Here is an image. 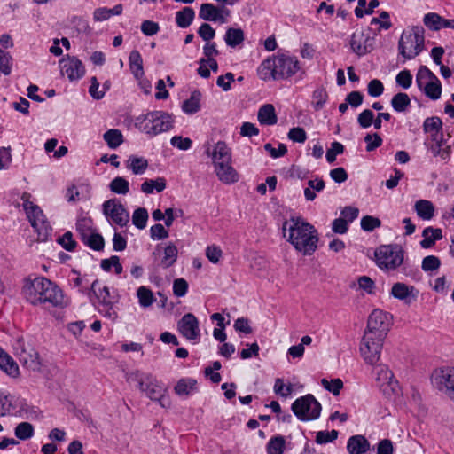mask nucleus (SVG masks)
Masks as SVG:
<instances>
[{
	"instance_id": "nucleus-1",
	"label": "nucleus",
	"mask_w": 454,
	"mask_h": 454,
	"mask_svg": "<svg viewBox=\"0 0 454 454\" xmlns=\"http://www.w3.org/2000/svg\"><path fill=\"white\" fill-rule=\"evenodd\" d=\"M22 294L26 301L34 306L49 304L54 308L67 306L62 290L51 280L37 277L26 279L22 287Z\"/></svg>"
},
{
	"instance_id": "nucleus-2",
	"label": "nucleus",
	"mask_w": 454,
	"mask_h": 454,
	"mask_svg": "<svg viewBox=\"0 0 454 454\" xmlns=\"http://www.w3.org/2000/svg\"><path fill=\"white\" fill-rule=\"evenodd\" d=\"M299 72L305 73L298 59L285 53L264 59L257 69L258 76L265 82L289 79Z\"/></svg>"
},
{
	"instance_id": "nucleus-3",
	"label": "nucleus",
	"mask_w": 454,
	"mask_h": 454,
	"mask_svg": "<svg viewBox=\"0 0 454 454\" xmlns=\"http://www.w3.org/2000/svg\"><path fill=\"white\" fill-rule=\"evenodd\" d=\"M127 380L137 383L142 393L152 401L158 402L161 407L170 406L169 399L166 396L168 388L152 374L135 371L128 374Z\"/></svg>"
},
{
	"instance_id": "nucleus-4",
	"label": "nucleus",
	"mask_w": 454,
	"mask_h": 454,
	"mask_svg": "<svg viewBox=\"0 0 454 454\" xmlns=\"http://www.w3.org/2000/svg\"><path fill=\"white\" fill-rule=\"evenodd\" d=\"M172 115L163 111H153L137 118L136 125L144 133L156 136L173 128Z\"/></svg>"
},
{
	"instance_id": "nucleus-5",
	"label": "nucleus",
	"mask_w": 454,
	"mask_h": 454,
	"mask_svg": "<svg viewBox=\"0 0 454 454\" xmlns=\"http://www.w3.org/2000/svg\"><path fill=\"white\" fill-rule=\"evenodd\" d=\"M404 251L400 245H380L374 251V262L383 271H394L403 262Z\"/></svg>"
},
{
	"instance_id": "nucleus-6",
	"label": "nucleus",
	"mask_w": 454,
	"mask_h": 454,
	"mask_svg": "<svg viewBox=\"0 0 454 454\" xmlns=\"http://www.w3.org/2000/svg\"><path fill=\"white\" fill-rule=\"evenodd\" d=\"M424 34L425 30L421 26L404 30L398 43L400 54L407 59L417 57L424 48Z\"/></svg>"
},
{
	"instance_id": "nucleus-7",
	"label": "nucleus",
	"mask_w": 454,
	"mask_h": 454,
	"mask_svg": "<svg viewBox=\"0 0 454 454\" xmlns=\"http://www.w3.org/2000/svg\"><path fill=\"white\" fill-rule=\"evenodd\" d=\"M282 234L304 254H311L317 249L318 239L316 229H283Z\"/></svg>"
},
{
	"instance_id": "nucleus-8",
	"label": "nucleus",
	"mask_w": 454,
	"mask_h": 454,
	"mask_svg": "<svg viewBox=\"0 0 454 454\" xmlns=\"http://www.w3.org/2000/svg\"><path fill=\"white\" fill-rule=\"evenodd\" d=\"M292 411L300 420H315L320 416L321 404L312 395L308 394L293 403Z\"/></svg>"
},
{
	"instance_id": "nucleus-9",
	"label": "nucleus",
	"mask_w": 454,
	"mask_h": 454,
	"mask_svg": "<svg viewBox=\"0 0 454 454\" xmlns=\"http://www.w3.org/2000/svg\"><path fill=\"white\" fill-rule=\"evenodd\" d=\"M14 355L22 365L28 370L39 371L41 360L37 351L29 344H27L22 337H18L12 344Z\"/></svg>"
},
{
	"instance_id": "nucleus-10",
	"label": "nucleus",
	"mask_w": 454,
	"mask_h": 454,
	"mask_svg": "<svg viewBox=\"0 0 454 454\" xmlns=\"http://www.w3.org/2000/svg\"><path fill=\"white\" fill-rule=\"evenodd\" d=\"M384 340V338L372 335L371 333H364L359 350L361 356L366 364L373 365L379 362Z\"/></svg>"
},
{
	"instance_id": "nucleus-11",
	"label": "nucleus",
	"mask_w": 454,
	"mask_h": 454,
	"mask_svg": "<svg viewBox=\"0 0 454 454\" xmlns=\"http://www.w3.org/2000/svg\"><path fill=\"white\" fill-rule=\"evenodd\" d=\"M375 34L371 28L356 29L349 41L350 48L358 56H364L373 49Z\"/></svg>"
},
{
	"instance_id": "nucleus-12",
	"label": "nucleus",
	"mask_w": 454,
	"mask_h": 454,
	"mask_svg": "<svg viewBox=\"0 0 454 454\" xmlns=\"http://www.w3.org/2000/svg\"><path fill=\"white\" fill-rule=\"evenodd\" d=\"M375 381L380 392L390 396L398 387L397 380L394 378V373L389 370L388 366L383 364H378L374 370Z\"/></svg>"
},
{
	"instance_id": "nucleus-13",
	"label": "nucleus",
	"mask_w": 454,
	"mask_h": 454,
	"mask_svg": "<svg viewBox=\"0 0 454 454\" xmlns=\"http://www.w3.org/2000/svg\"><path fill=\"white\" fill-rule=\"evenodd\" d=\"M389 331V320L386 312L374 309L369 316L364 333L386 338Z\"/></svg>"
},
{
	"instance_id": "nucleus-14",
	"label": "nucleus",
	"mask_w": 454,
	"mask_h": 454,
	"mask_svg": "<svg viewBox=\"0 0 454 454\" xmlns=\"http://www.w3.org/2000/svg\"><path fill=\"white\" fill-rule=\"evenodd\" d=\"M103 211L110 223L125 227L129 223V212L117 200H106L103 204Z\"/></svg>"
},
{
	"instance_id": "nucleus-15",
	"label": "nucleus",
	"mask_w": 454,
	"mask_h": 454,
	"mask_svg": "<svg viewBox=\"0 0 454 454\" xmlns=\"http://www.w3.org/2000/svg\"><path fill=\"white\" fill-rule=\"evenodd\" d=\"M177 330L184 338L190 341L198 342L200 339L199 321L192 313H187L181 317L177 322Z\"/></svg>"
},
{
	"instance_id": "nucleus-16",
	"label": "nucleus",
	"mask_w": 454,
	"mask_h": 454,
	"mask_svg": "<svg viewBox=\"0 0 454 454\" xmlns=\"http://www.w3.org/2000/svg\"><path fill=\"white\" fill-rule=\"evenodd\" d=\"M59 67L61 74L67 75L71 82L80 80L85 74L82 62L74 56L67 55L60 59Z\"/></svg>"
},
{
	"instance_id": "nucleus-17",
	"label": "nucleus",
	"mask_w": 454,
	"mask_h": 454,
	"mask_svg": "<svg viewBox=\"0 0 454 454\" xmlns=\"http://www.w3.org/2000/svg\"><path fill=\"white\" fill-rule=\"evenodd\" d=\"M433 384L447 395L454 389V368L445 367L434 370L432 374Z\"/></svg>"
},
{
	"instance_id": "nucleus-18",
	"label": "nucleus",
	"mask_w": 454,
	"mask_h": 454,
	"mask_svg": "<svg viewBox=\"0 0 454 454\" xmlns=\"http://www.w3.org/2000/svg\"><path fill=\"white\" fill-rule=\"evenodd\" d=\"M31 194L28 192H23L21 195V200L23 202V207L26 211L28 221L32 227H40L46 223V217L43 210L32 201H30Z\"/></svg>"
},
{
	"instance_id": "nucleus-19",
	"label": "nucleus",
	"mask_w": 454,
	"mask_h": 454,
	"mask_svg": "<svg viewBox=\"0 0 454 454\" xmlns=\"http://www.w3.org/2000/svg\"><path fill=\"white\" fill-rule=\"evenodd\" d=\"M229 11L225 8H218L212 4H202L200 5L199 16L200 19L207 21L226 22V17Z\"/></svg>"
},
{
	"instance_id": "nucleus-20",
	"label": "nucleus",
	"mask_w": 454,
	"mask_h": 454,
	"mask_svg": "<svg viewBox=\"0 0 454 454\" xmlns=\"http://www.w3.org/2000/svg\"><path fill=\"white\" fill-rule=\"evenodd\" d=\"M207 153L211 155L215 167L225 163H231V153L224 142H217L214 146L213 152L210 153L207 149Z\"/></svg>"
},
{
	"instance_id": "nucleus-21",
	"label": "nucleus",
	"mask_w": 454,
	"mask_h": 454,
	"mask_svg": "<svg viewBox=\"0 0 454 454\" xmlns=\"http://www.w3.org/2000/svg\"><path fill=\"white\" fill-rule=\"evenodd\" d=\"M391 294L398 300L404 301L405 303H411L416 300L418 291L412 286H408L404 283H395L391 289Z\"/></svg>"
},
{
	"instance_id": "nucleus-22",
	"label": "nucleus",
	"mask_w": 454,
	"mask_h": 454,
	"mask_svg": "<svg viewBox=\"0 0 454 454\" xmlns=\"http://www.w3.org/2000/svg\"><path fill=\"white\" fill-rule=\"evenodd\" d=\"M152 217L155 222L164 221L167 227L173 224L174 220L184 218V213L180 208L168 207L164 212L160 209H155L152 213Z\"/></svg>"
},
{
	"instance_id": "nucleus-23",
	"label": "nucleus",
	"mask_w": 454,
	"mask_h": 454,
	"mask_svg": "<svg viewBox=\"0 0 454 454\" xmlns=\"http://www.w3.org/2000/svg\"><path fill=\"white\" fill-rule=\"evenodd\" d=\"M215 172L218 179L225 184H234L239 181V174L231 166V163L215 167Z\"/></svg>"
},
{
	"instance_id": "nucleus-24",
	"label": "nucleus",
	"mask_w": 454,
	"mask_h": 454,
	"mask_svg": "<svg viewBox=\"0 0 454 454\" xmlns=\"http://www.w3.org/2000/svg\"><path fill=\"white\" fill-rule=\"evenodd\" d=\"M370 449L368 440L360 434L351 436L347 442V450L349 454H364Z\"/></svg>"
},
{
	"instance_id": "nucleus-25",
	"label": "nucleus",
	"mask_w": 454,
	"mask_h": 454,
	"mask_svg": "<svg viewBox=\"0 0 454 454\" xmlns=\"http://www.w3.org/2000/svg\"><path fill=\"white\" fill-rule=\"evenodd\" d=\"M91 290L95 294L99 306L109 305L110 303L116 302L115 298L111 294L109 288L106 286H101L98 280L93 281L91 284Z\"/></svg>"
},
{
	"instance_id": "nucleus-26",
	"label": "nucleus",
	"mask_w": 454,
	"mask_h": 454,
	"mask_svg": "<svg viewBox=\"0 0 454 454\" xmlns=\"http://www.w3.org/2000/svg\"><path fill=\"white\" fill-rule=\"evenodd\" d=\"M91 229H82V240L90 248L100 251L104 248V239L98 233L90 232Z\"/></svg>"
},
{
	"instance_id": "nucleus-27",
	"label": "nucleus",
	"mask_w": 454,
	"mask_h": 454,
	"mask_svg": "<svg viewBox=\"0 0 454 454\" xmlns=\"http://www.w3.org/2000/svg\"><path fill=\"white\" fill-rule=\"evenodd\" d=\"M0 368L9 376L16 378L20 374L16 362L0 347Z\"/></svg>"
},
{
	"instance_id": "nucleus-28",
	"label": "nucleus",
	"mask_w": 454,
	"mask_h": 454,
	"mask_svg": "<svg viewBox=\"0 0 454 454\" xmlns=\"http://www.w3.org/2000/svg\"><path fill=\"white\" fill-rule=\"evenodd\" d=\"M129 68L136 79H140L144 76L143 59L138 51H131L129 57Z\"/></svg>"
},
{
	"instance_id": "nucleus-29",
	"label": "nucleus",
	"mask_w": 454,
	"mask_h": 454,
	"mask_svg": "<svg viewBox=\"0 0 454 454\" xmlns=\"http://www.w3.org/2000/svg\"><path fill=\"white\" fill-rule=\"evenodd\" d=\"M126 168L134 175H143L148 168V160L144 157L130 155L126 161Z\"/></svg>"
},
{
	"instance_id": "nucleus-30",
	"label": "nucleus",
	"mask_w": 454,
	"mask_h": 454,
	"mask_svg": "<svg viewBox=\"0 0 454 454\" xmlns=\"http://www.w3.org/2000/svg\"><path fill=\"white\" fill-rule=\"evenodd\" d=\"M258 121L263 125H273L277 123L278 118L274 106L270 104L262 106L258 111Z\"/></svg>"
},
{
	"instance_id": "nucleus-31",
	"label": "nucleus",
	"mask_w": 454,
	"mask_h": 454,
	"mask_svg": "<svg viewBox=\"0 0 454 454\" xmlns=\"http://www.w3.org/2000/svg\"><path fill=\"white\" fill-rule=\"evenodd\" d=\"M245 40V35L241 28L230 27L226 30L224 41L229 47L236 48Z\"/></svg>"
},
{
	"instance_id": "nucleus-32",
	"label": "nucleus",
	"mask_w": 454,
	"mask_h": 454,
	"mask_svg": "<svg viewBox=\"0 0 454 454\" xmlns=\"http://www.w3.org/2000/svg\"><path fill=\"white\" fill-rule=\"evenodd\" d=\"M197 381L193 379H181L174 387L177 395H189L196 389Z\"/></svg>"
},
{
	"instance_id": "nucleus-33",
	"label": "nucleus",
	"mask_w": 454,
	"mask_h": 454,
	"mask_svg": "<svg viewBox=\"0 0 454 454\" xmlns=\"http://www.w3.org/2000/svg\"><path fill=\"white\" fill-rule=\"evenodd\" d=\"M167 183L164 177H158L155 180L150 179L145 180L141 184V191L145 194H151L155 190L157 192H160L165 190Z\"/></svg>"
},
{
	"instance_id": "nucleus-34",
	"label": "nucleus",
	"mask_w": 454,
	"mask_h": 454,
	"mask_svg": "<svg viewBox=\"0 0 454 454\" xmlns=\"http://www.w3.org/2000/svg\"><path fill=\"white\" fill-rule=\"evenodd\" d=\"M195 17V12L191 7H184L176 13V25L181 28L188 27Z\"/></svg>"
},
{
	"instance_id": "nucleus-35",
	"label": "nucleus",
	"mask_w": 454,
	"mask_h": 454,
	"mask_svg": "<svg viewBox=\"0 0 454 454\" xmlns=\"http://www.w3.org/2000/svg\"><path fill=\"white\" fill-rule=\"evenodd\" d=\"M422 236L423 239L420 241L421 247L423 248H429L436 240L442 239V229H424Z\"/></svg>"
},
{
	"instance_id": "nucleus-36",
	"label": "nucleus",
	"mask_w": 454,
	"mask_h": 454,
	"mask_svg": "<svg viewBox=\"0 0 454 454\" xmlns=\"http://www.w3.org/2000/svg\"><path fill=\"white\" fill-rule=\"evenodd\" d=\"M417 215L423 220H429L434 216V207L429 200H420L415 204Z\"/></svg>"
},
{
	"instance_id": "nucleus-37",
	"label": "nucleus",
	"mask_w": 454,
	"mask_h": 454,
	"mask_svg": "<svg viewBox=\"0 0 454 454\" xmlns=\"http://www.w3.org/2000/svg\"><path fill=\"white\" fill-rule=\"evenodd\" d=\"M137 297L140 307L144 309L150 307L156 301L152 290L145 286L137 288Z\"/></svg>"
},
{
	"instance_id": "nucleus-38",
	"label": "nucleus",
	"mask_w": 454,
	"mask_h": 454,
	"mask_svg": "<svg viewBox=\"0 0 454 454\" xmlns=\"http://www.w3.org/2000/svg\"><path fill=\"white\" fill-rule=\"evenodd\" d=\"M325 184L323 179L316 178L308 182V187L304 190V196L307 200L312 201L316 199L315 192H321L324 190Z\"/></svg>"
},
{
	"instance_id": "nucleus-39",
	"label": "nucleus",
	"mask_w": 454,
	"mask_h": 454,
	"mask_svg": "<svg viewBox=\"0 0 454 454\" xmlns=\"http://www.w3.org/2000/svg\"><path fill=\"white\" fill-rule=\"evenodd\" d=\"M437 81V76L426 66H421L416 74V83L419 90L428 82V81Z\"/></svg>"
},
{
	"instance_id": "nucleus-40",
	"label": "nucleus",
	"mask_w": 454,
	"mask_h": 454,
	"mask_svg": "<svg viewBox=\"0 0 454 454\" xmlns=\"http://www.w3.org/2000/svg\"><path fill=\"white\" fill-rule=\"evenodd\" d=\"M104 140L111 149H116L123 143V136L119 129H112L103 135Z\"/></svg>"
},
{
	"instance_id": "nucleus-41",
	"label": "nucleus",
	"mask_w": 454,
	"mask_h": 454,
	"mask_svg": "<svg viewBox=\"0 0 454 454\" xmlns=\"http://www.w3.org/2000/svg\"><path fill=\"white\" fill-rule=\"evenodd\" d=\"M425 95L432 100H437L441 98L442 95V84L437 78V81H428L425 87L422 90Z\"/></svg>"
},
{
	"instance_id": "nucleus-42",
	"label": "nucleus",
	"mask_w": 454,
	"mask_h": 454,
	"mask_svg": "<svg viewBox=\"0 0 454 454\" xmlns=\"http://www.w3.org/2000/svg\"><path fill=\"white\" fill-rule=\"evenodd\" d=\"M177 248L175 245H168L164 248L163 256L160 261V265L167 269L172 266L177 259Z\"/></svg>"
},
{
	"instance_id": "nucleus-43",
	"label": "nucleus",
	"mask_w": 454,
	"mask_h": 454,
	"mask_svg": "<svg viewBox=\"0 0 454 454\" xmlns=\"http://www.w3.org/2000/svg\"><path fill=\"white\" fill-rule=\"evenodd\" d=\"M410 105L411 99L404 92L395 94L391 99L393 109L398 113L404 112Z\"/></svg>"
},
{
	"instance_id": "nucleus-44",
	"label": "nucleus",
	"mask_w": 454,
	"mask_h": 454,
	"mask_svg": "<svg viewBox=\"0 0 454 454\" xmlns=\"http://www.w3.org/2000/svg\"><path fill=\"white\" fill-rule=\"evenodd\" d=\"M328 100V93L324 87L317 88L312 93V106L315 110H321Z\"/></svg>"
},
{
	"instance_id": "nucleus-45",
	"label": "nucleus",
	"mask_w": 454,
	"mask_h": 454,
	"mask_svg": "<svg viewBox=\"0 0 454 454\" xmlns=\"http://www.w3.org/2000/svg\"><path fill=\"white\" fill-rule=\"evenodd\" d=\"M442 129V121L437 116L427 117L423 123V130L425 133L436 134Z\"/></svg>"
},
{
	"instance_id": "nucleus-46",
	"label": "nucleus",
	"mask_w": 454,
	"mask_h": 454,
	"mask_svg": "<svg viewBox=\"0 0 454 454\" xmlns=\"http://www.w3.org/2000/svg\"><path fill=\"white\" fill-rule=\"evenodd\" d=\"M109 189L116 194L125 195L129 192V184L124 177L117 176L109 184Z\"/></svg>"
},
{
	"instance_id": "nucleus-47",
	"label": "nucleus",
	"mask_w": 454,
	"mask_h": 454,
	"mask_svg": "<svg viewBox=\"0 0 454 454\" xmlns=\"http://www.w3.org/2000/svg\"><path fill=\"white\" fill-rule=\"evenodd\" d=\"M425 26L433 31H438L442 28V18L435 12H428L423 18Z\"/></svg>"
},
{
	"instance_id": "nucleus-48",
	"label": "nucleus",
	"mask_w": 454,
	"mask_h": 454,
	"mask_svg": "<svg viewBox=\"0 0 454 454\" xmlns=\"http://www.w3.org/2000/svg\"><path fill=\"white\" fill-rule=\"evenodd\" d=\"M15 435L20 440H27L34 434V427L28 422H21L15 427Z\"/></svg>"
},
{
	"instance_id": "nucleus-49",
	"label": "nucleus",
	"mask_w": 454,
	"mask_h": 454,
	"mask_svg": "<svg viewBox=\"0 0 454 454\" xmlns=\"http://www.w3.org/2000/svg\"><path fill=\"white\" fill-rule=\"evenodd\" d=\"M200 108V98L199 96L195 93L192 94V96L184 101L182 109L185 114H192L197 113Z\"/></svg>"
},
{
	"instance_id": "nucleus-50",
	"label": "nucleus",
	"mask_w": 454,
	"mask_h": 454,
	"mask_svg": "<svg viewBox=\"0 0 454 454\" xmlns=\"http://www.w3.org/2000/svg\"><path fill=\"white\" fill-rule=\"evenodd\" d=\"M148 220V212L144 207L137 208L132 215V223L135 227H145Z\"/></svg>"
},
{
	"instance_id": "nucleus-51",
	"label": "nucleus",
	"mask_w": 454,
	"mask_h": 454,
	"mask_svg": "<svg viewBox=\"0 0 454 454\" xmlns=\"http://www.w3.org/2000/svg\"><path fill=\"white\" fill-rule=\"evenodd\" d=\"M112 267L114 268V271L116 274H121L122 272V266L120 263L119 257L116 255H114L109 259H104L101 261V268L104 270L109 271L112 269Z\"/></svg>"
},
{
	"instance_id": "nucleus-52",
	"label": "nucleus",
	"mask_w": 454,
	"mask_h": 454,
	"mask_svg": "<svg viewBox=\"0 0 454 454\" xmlns=\"http://www.w3.org/2000/svg\"><path fill=\"white\" fill-rule=\"evenodd\" d=\"M321 384L326 390L333 393L334 395H338L343 387V382L340 379H333L332 380L322 379Z\"/></svg>"
},
{
	"instance_id": "nucleus-53",
	"label": "nucleus",
	"mask_w": 454,
	"mask_h": 454,
	"mask_svg": "<svg viewBox=\"0 0 454 454\" xmlns=\"http://www.w3.org/2000/svg\"><path fill=\"white\" fill-rule=\"evenodd\" d=\"M285 447V440L282 436H276L272 438L268 445L267 450L269 454H282Z\"/></svg>"
},
{
	"instance_id": "nucleus-54",
	"label": "nucleus",
	"mask_w": 454,
	"mask_h": 454,
	"mask_svg": "<svg viewBox=\"0 0 454 454\" xmlns=\"http://www.w3.org/2000/svg\"><path fill=\"white\" fill-rule=\"evenodd\" d=\"M397 85L404 90L409 89L412 83V75L409 70H402L395 77Z\"/></svg>"
},
{
	"instance_id": "nucleus-55",
	"label": "nucleus",
	"mask_w": 454,
	"mask_h": 454,
	"mask_svg": "<svg viewBox=\"0 0 454 454\" xmlns=\"http://www.w3.org/2000/svg\"><path fill=\"white\" fill-rule=\"evenodd\" d=\"M338 431L332 430V431H319L317 433L316 435V442L318 444H325L328 442H331L337 439L338 437Z\"/></svg>"
},
{
	"instance_id": "nucleus-56",
	"label": "nucleus",
	"mask_w": 454,
	"mask_h": 454,
	"mask_svg": "<svg viewBox=\"0 0 454 454\" xmlns=\"http://www.w3.org/2000/svg\"><path fill=\"white\" fill-rule=\"evenodd\" d=\"M431 138L434 142L433 144H427L425 143V145L427 147V149L431 152L433 156L440 153V150L443 148V145L445 143V140L443 138L442 134L438 137L436 134H431Z\"/></svg>"
},
{
	"instance_id": "nucleus-57",
	"label": "nucleus",
	"mask_w": 454,
	"mask_h": 454,
	"mask_svg": "<svg viewBox=\"0 0 454 454\" xmlns=\"http://www.w3.org/2000/svg\"><path fill=\"white\" fill-rule=\"evenodd\" d=\"M28 231H32V234H29V243L32 244L34 242H44L48 239L50 236L49 229H27Z\"/></svg>"
},
{
	"instance_id": "nucleus-58",
	"label": "nucleus",
	"mask_w": 454,
	"mask_h": 454,
	"mask_svg": "<svg viewBox=\"0 0 454 454\" xmlns=\"http://www.w3.org/2000/svg\"><path fill=\"white\" fill-rule=\"evenodd\" d=\"M374 114L369 109L364 110L358 114L357 121L361 128L367 129L373 124Z\"/></svg>"
},
{
	"instance_id": "nucleus-59",
	"label": "nucleus",
	"mask_w": 454,
	"mask_h": 454,
	"mask_svg": "<svg viewBox=\"0 0 454 454\" xmlns=\"http://www.w3.org/2000/svg\"><path fill=\"white\" fill-rule=\"evenodd\" d=\"M170 144L179 150L186 151L192 147V141L189 137H183L181 136H174L170 139Z\"/></svg>"
},
{
	"instance_id": "nucleus-60",
	"label": "nucleus",
	"mask_w": 454,
	"mask_h": 454,
	"mask_svg": "<svg viewBox=\"0 0 454 454\" xmlns=\"http://www.w3.org/2000/svg\"><path fill=\"white\" fill-rule=\"evenodd\" d=\"M188 291V283L184 278H176L173 282V293L176 297H184Z\"/></svg>"
},
{
	"instance_id": "nucleus-61",
	"label": "nucleus",
	"mask_w": 454,
	"mask_h": 454,
	"mask_svg": "<svg viewBox=\"0 0 454 454\" xmlns=\"http://www.w3.org/2000/svg\"><path fill=\"white\" fill-rule=\"evenodd\" d=\"M293 391L292 385H286L282 379H277L274 384V392L282 397H287Z\"/></svg>"
},
{
	"instance_id": "nucleus-62",
	"label": "nucleus",
	"mask_w": 454,
	"mask_h": 454,
	"mask_svg": "<svg viewBox=\"0 0 454 454\" xmlns=\"http://www.w3.org/2000/svg\"><path fill=\"white\" fill-rule=\"evenodd\" d=\"M367 91L371 97H380L384 91L383 83L378 79H373L368 83Z\"/></svg>"
},
{
	"instance_id": "nucleus-63",
	"label": "nucleus",
	"mask_w": 454,
	"mask_h": 454,
	"mask_svg": "<svg viewBox=\"0 0 454 454\" xmlns=\"http://www.w3.org/2000/svg\"><path fill=\"white\" fill-rule=\"evenodd\" d=\"M364 141L367 144L366 145L367 152H372L382 145V138L377 133H374L372 135L367 134L364 137Z\"/></svg>"
},
{
	"instance_id": "nucleus-64",
	"label": "nucleus",
	"mask_w": 454,
	"mask_h": 454,
	"mask_svg": "<svg viewBox=\"0 0 454 454\" xmlns=\"http://www.w3.org/2000/svg\"><path fill=\"white\" fill-rule=\"evenodd\" d=\"M198 35L207 43L215 36V30L207 23H203L198 29Z\"/></svg>"
}]
</instances>
